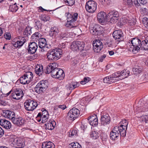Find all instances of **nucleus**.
<instances>
[{
  "label": "nucleus",
  "instance_id": "f257e3e1",
  "mask_svg": "<svg viewBox=\"0 0 148 148\" xmlns=\"http://www.w3.org/2000/svg\"><path fill=\"white\" fill-rule=\"evenodd\" d=\"M146 37L145 40L141 42L140 40L136 38H134L129 40L128 44L130 46V50L134 54H136L140 50V49L146 50H148V41L147 42Z\"/></svg>",
  "mask_w": 148,
  "mask_h": 148
},
{
  "label": "nucleus",
  "instance_id": "f03ea898",
  "mask_svg": "<svg viewBox=\"0 0 148 148\" xmlns=\"http://www.w3.org/2000/svg\"><path fill=\"white\" fill-rule=\"evenodd\" d=\"M130 74V71L124 70L121 72H118L115 73L111 75L104 78L103 82L107 84H111L116 82L119 80H122L128 77Z\"/></svg>",
  "mask_w": 148,
  "mask_h": 148
},
{
  "label": "nucleus",
  "instance_id": "7ed1b4c3",
  "mask_svg": "<svg viewBox=\"0 0 148 148\" xmlns=\"http://www.w3.org/2000/svg\"><path fill=\"white\" fill-rule=\"evenodd\" d=\"M56 64L55 63L49 64L47 69V73H51L52 77L54 78L62 79L65 76L64 72L62 69L57 68Z\"/></svg>",
  "mask_w": 148,
  "mask_h": 148
},
{
  "label": "nucleus",
  "instance_id": "20e7f679",
  "mask_svg": "<svg viewBox=\"0 0 148 148\" xmlns=\"http://www.w3.org/2000/svg\"><path fill=\"white\" fill-rule=\"evenodd\" d=\"M62 50L59 49H51L46 54L47 58L49 61H55L59 59L62 54Z\"/></svg>",
  "mask_w": 148,
  "mask_h": 148
},
{
  "label": "nucleus",
  "instance_id": "39448f33",
  "mask_svg": "<svg viewBox=\"0 0 148 148\" xmlns=\"http://www.w3.org/2000/svg\"><path fill=\"white\" fill-rule=\"evenodd\" d=\"M67 17V23L65 24L66 27L70 28L75 26L74 23L77 20L78 14L77 13H70L69 12L65 14Z\"/></svg>",
  "mask_w": 148,
  "mask_h": 148
},
{
  "label": "nucleus",
  "instance_id": "423d86ee",
  "mask_svg": "<svg viewBox=\"0 0 148 148\" xmlns=\"http://www.w3.org/2000/svg\"><path fill=\"white\" fill-rule=\"evenodd\" d=\"M48 83L47 80H42L36 85L35 88V91L40 93L45 91L47 87Z\"/></svg>",
  "mask_w": 148,
  "mask_h": 148
},
{
  "label": "nucleus",
  "instance_id": "0eeeda50",
  "mask_svg": "<svg viewBox=\"0 0 148 148\" xmlns=\"http://www.w3.org/2000/svg\"><path fill=\"white\" fill-rule=\"evenodd\" d=\"M79 110L77 108H74L69 111L67 118L69 120L73 121L79 116Z\"/></svg>",
  "mask_w": 148,
  "mask_h": 148
},
{
  "label": "nucleus",
  "instance_id": "6e6552de",
  "mask_svg": "<svg viewBox=\"0 0 148 148\" xmlns=\"http://www.w3.org/2000/svg\"><path fill=\"white\" fill-rule=\"evenodd\" d=\"M121 131L119 130L117 127H115L110 132V138L112 140H115L117 139L119 135L123 137L125 136H124L122 134Z\"/></svg>",
  "mask_w": 148,
  "mask_h": 148
},
{
  "label": "nucleus",
  "instance_id": "1a4fd4ad",
  "mask_svg": "<svg viewBox=\"0 0 148 148\" xmlns=\"http://www.w3.org/2000/svg\"><path fill=\"white\" fill-rule=\"evenodd\" d=\"M108 21L111 23H116L119 18V14L117 11H112L107 15Z\"/></svg>",
  "mask_w": 148,
  "mask_h": 148
},
{
  "label": "nucleus",
  "instance_id": "9d476101",
  "mask_svg": "<svg viewBox=\"0 0 148 148\" xmlns=\"http://www.w3.org/2000/svg\"><path fill=\"white\" fill-rule=\"evenodd\" d=\"M84 47V42L79 41H74L71 44L70 48L73 51H82L83 50Z\"/></svg>",
  "mask_w": 148,
  "mask_h": 148
},
{
  "label": "nucleus",
  "instance_id": "9b49d317",
  "mask_svg": "<svg viewBox=\"0 0 148 148\" xmlns=\"http://www.w3.org/2000/svg\"><path fill=\"white\" fill-rule=\"evenodd\" d=\"M97 3L93 1H89L86 2L85 8L89 13H93L97 9Z\"/></svg>",
  "mask_w": 148,
  "mask_h": 148
},
{
  "label": "nucleus",
  "instance_id": "f8f14e48",
  "mask_svg": "<svg viewBox=\"0 0 148 148\" xmlns=\"http://www.w3.org/2000/svg\"><path fill=\"white\" fill-rule=\"evenodd\" d=\"M25 109L28 111H33L38 106L36 102L30 99L27 100L24 103Z\"/></svg>",
  "mask_w": 148,
  "mask_h": 148
},
{
  "label": "nucleus",
  "instance_id": "ddd939ff",
  "mask_svg": "<svg viewBox=\"0 0 148 148\" xmlns=\"http://www.w3.org/2000/svg\"><path fill=\"white\" fill-rule=\"evenodd\" d=\"M14 40V41L12 43V45L15 47L18 48L23 46L26 41L25 38L19 36L16 38Z\"/></svg>",
  "mask_w": 148,
  "mask_h": 148
},
{
  "label": "nucleus",
  "instance_id": "4468645a",
  "mask_svg": "<svg viewBox=\"0 0 148 148\" xmlns=\"http://www.w3.org/2000/svg\"><path fill=\"white\" fill-rule=\"evenodd\" d=\"M12 143L14 147L17 148H23L25 145L24 139L21 137L15 138Z\"/></svg>",
  "mask_w": 148,
  "mask_h": 148
},
{
  "label": "nucleus",
  "instance_id": "2eb2a0df",
  "mask_svg": "<svg viewBox=\"0 0 148 148\" xmlns=\"http://www.w3.org/2000/svg\"><path fill=\"white\" fill-rule=\"evenodd\" d=\"M128 123L126 120H122L120 122L119 126H116L119 129V130L123 132L122 134L124 136H126V130L127 128Z\"/></svg>",
  "mask_w": 148,
  "mask_h": 148
},
{
  "label": "nucleus",
  "instance_id": "dca6fc26",
  "mask_svg": "<svg viewBox=\"0 0 148 148\" xmlns=\"http://www.w3.org/2000/svg\"><path fill=\"white\" fill-rule=\"evenodd\" d=\"M11 95L14 99L18 100L23 96V93L22 89L20 88H17L14 89Z\"/></svg>",
  "mask_w": 148,
  "mask_h": 148
},
{
  "label": "nucleus",
  "instance_id": "f3484780",
  "mask_svg": "<svg viewBox=\"0 0 148 148\" xmlns=\"http://www.w3.org/2000/svg\"><path fill=\"white\" fill-rule=\"evenodd\" d=\"M92 45L95 52L97 53L99 52L103 48V44L99 40H96L93 41Z\"/></svg>",
  "mask_w": 148,
  "mask_h": 148
},
{
  "label": "nucleus",
  "instance_id": "a211bd4d",
  "mask_svg": "<svg viewBox=\"0 0 148 148\" xmlns=\"http://www.w3.org/2000/svg\"><path fill=\"white\" fill-rule=\"evenodd\" d=\"M114 38L115 40H117V42H120L123 40V35L122 32L120 30H115L113 33Z\"/></svg>",
  "mask_w": 148,
  "mask_h": 148
},
{
  "label": "nucleus",
  "instance_id": "6ab92c4d",
  "mask_svg": "<svg viewBox=\"0 0 148 148\" xmlns=\"http://www.w3.org/2000/svg\"><path fill=\"white\" fill-rule=\"evenodd\" d=\"M28 47V52L32 54L36 52L38 48L37 44L34 42H30Z\"/></svg>",
  "mask_w": 148,
  "mask_h": 148
},
{
  "label": "nucleus",
  "instance_id": "aec40b11",
  "mask_svg": "<svg viewBox=\"0 0 148 148\" xmlns=\"http://www.w3.org/2000/svg\"><path fill=\"white\" fill-rule=\"evenodd\" d=\"M97 19L100 23H104L108 20L107 15L103 12H101L97 14Z\"/></svg>",
  "mask_w": 148,
  "mask_h": 148
},
{
  "label": "nucleus",
  "instance_id": "412c9836",
  "mask_svg": "<svg viewBox=\"0 0 148 148\" xmlns=\"http://www.w3.org/2000/svg\"><path fill=\"white\" fill-rule=\"evenodd\" d=\"M3 116L6 118H8L11 120H13L15 117L14 113L10 110H5L3 111Z\"/></svg>",
  "mask_w": 148,
  "mask_h": 148
},
{
  "label": "nucleus",
  "instance_id": "4be33fe9",
  "mask_svg": "<svg viewBox=\"0 0 148 148\" xmlns=\"http://www.w3.org/2000/svg\"><path fill=\"white\" fill-rule=\"evenodd\" d=\"M88 120L90 124L93 126H97L98 124V119L96 115L89 116Z\"/></svg>",
  "mask_w": 148,
  "mask_h": 148
},
{
  "label": "nucleus",
  "instance_id": "5701e85b",
  "mask_svg": "<svg viewBox=\"0 0 148 148\" xmlns=\"http://www.w3.org/2000/svg\"><path fill=\"white\" fill-rule=\"evenodd\" d=\"M0 125L6 129H9L11 127V124L9 121L5 119L0 120Z\"/></svg>",
  "mask_w": 148,
  "mask_h": 148
},
{
  "label": "nucleus",
  "instance_id": "b1692460",
  "mask_svg": "<svg viewBox=\"0 0 148 148\" xmlns=\"http://www.w3.org/2000/svg\"><path fill=\"white\" fill-rule=\"evenodd\" d=\"M14 124L18 126L22 125L25 124V120L21 117H19L17 118L15 117L12 122Z\"/></svg>",
  "mask_w": 148,
  "mask_h": 148
},
{
  "label": "nucleus",
  "instance_id": "393cba45",
  "mask_svg": "<svg viewBox=\"0 0 148 148\" xmlns=\"http://www.w3.org/2000/svg\"><path fill=\"white\" fill-rule=\"evenodd\" d=\"M101 124L103 125L109 124L110 122V117L108 114H105L101 117Z\"/></svg>",
  "mask_w": 148,
  "mask_h": 148
},
{
  "label": "nucleus",
  "instance_id": "a878e982",
  "mask_svg": "<svg viewBox=\"0 0 148 148\" xmlns=\"http://www.w3.org/2000/svg\"><path fill=\"white\" fill-rule=\"evenodd\" d=\"M59 32L58 28L56 27H51L49 31V34L50 36L55 38Z\"/></svg>",
  "mask_w": 148,
  "mask_h": 148
},
{
  "label": "nucleus",
  "instance_id": "bb28decb",
  "mask_svg": "<svg viewBox=\"0 0 148 148\" xmlns=\"http://www.w3.org/2000/svg\"><path fill=\"white\" fill-rule=\"evenodd\" d=\"M56 125L55 121H50L45 124L44 127L46 130H52L54 128Z\"/></svg>",
  "mask_w": 148,
  "mask_h": 148
},
{
  "label": "nucleus",
  "instance_id": "cd10ccee",
  "mask_svg": "<svg viewBox=\"0 0 148 148\" xmlns=\"http://www.w3.org/2000/svg\"><path fill=\"white\" fill-rule=\"evenodd\" d=\"M35 71L36 73L39 76L42 75L44 73L42 66L37 65L35 68Z\"/></svg>",
  "mask_w": 148,
  "mask_h": 148
},
{
  "label": "nucleus",
  "instance_id": "c85d7f7f",
  "mask_svg": "<svg viewBox=\"0 0 148 148\" xmlns=\"http://www.w3.org/2000/svg\"><path fill=\"white\" fill-rule=\"evenodd\" d=\"M55 147L53 143L50 141L45 142L42 144V148H55Z\"/></svg>",
  "mask_w": 148,
  "mask_h": 148
},
{
  "label": "nucleus",
  "instance_id": "c756f323",
  "mask_svg": "<svg viewBox=\"0 0 148 148\" xmlns=\"http://www.w3.org/2000/svg\"><path fill=\"white\" fill-rule=\"evenodd\" d=\"M38 45L40 48H44L47 45V42L45 39L44 38L40 39L39 40Z\"/></svg>",
  "mask_w": 148,
  "mask_h": 148
},
{
  "label": "nucleus",
  "instance_id": "7c9ffc66",
  "mask_svg": "<svg viewBox=\"0 0 148 148\" xmlns=\"http://www.w3.org/2000/svg\"><path fill=\"white\" fill-rule=\"evenodd\" d=\"M99 27L97 25H95L94 26L92 29L90 30V32L93 35L97 34L98 32L100 31Z\"/></svg>",
  "mask_w": 148,
  "mask_h": 148
},
{
  "label": "nucleus",
  "instance_id": "2f4dec72",
  "mask_svg": "<svg viewBox=\"0 0 148 148\" xmlns=\"http://www.w3.org/2000/svg\"><path fill=\"white\" fill-rule=\"evenodd\" d=\"M25 77L27 78V80L29 83L32 80L33 77V75L32 72H28L24 75Z\"/></svg>",
  "mask_w": 148,
  "mask_h": 148
},
{
  "label": "nucleus",
  "instance_id": "473e14b6",
  "mask_svg": "<svg viewBox=\"0 0 148 148\" xmlns=\"http://www.w3.org/2000/svg\"><path fill=\"white\" fill-rule=\"evenodd\" d=\"M79 84L76 82H72L69 85L68 88L69 90H72L79 86Z\"/></svg>",
  "mask_w": 148,
  "mask_h": 148
},
{
  "label": "nucleus",
  "instance_id": "72a5a7b5",
  "mask_svg": "<svg viewBox=\"0 0 148 148\" xmlns=\"http://www.w3.org/2000/svg\"><path fill=\"white\" fill-rule=\"evenodd\" d=\"M31 29V27L28 26L27 27L24 32V35L27 36L30 35L32 33Z\"/></svg>",
  "mask_w": 148,
  "mask_h": 148
},
{
  "label": "nucleus",
  "instance_id": "f704fd0d",
  "mask_svg": "<svg viewBox=\"0 0 148 148\" xmlns=\"http://www.w3.org/2000/svg\"><path fill=\"white\" fill-rule=\"evenodd\" d=\"M68 37L67 33L62 32L60 33L57 36V38L59 40H65Z\"/></svg>",
  "mask_w": 148,
  "mask_h": 148
},
{
  "label": "nucleus",
  "instance_id": "c9c22d12",
  "mask_svg": "<svg viewBox=\"0 0 148 148\" xmlns=\"http://www.w3.org/2000/svg\"><path fill=\"white\" fill-rule=\"evenodd\" d=\"M143 69L142 68L137 66L136 68H133L132 71L133 73L134 74H138L140 73L142 71Z\"/></svg>",
  "mask_w": 148,
  "mask_h": 148
},
{
  "label": "nucleus",
  "instance_id": "e433bc0d",
  "mask_svg": "<svg viewBox=\"0 0 148 148\" xmlns=\"http://www.w3.org/2000/svg\"><path fill=\"white\" fill-rule=\"evenodd\" d=\"M99 134L96 131H92L90 134V137L94 139L98 138L99 137Z\"/></svg>",
  "mask_w": 148,
  "mask_h": 148
},
{
  "label": "nucleus",
  "instance_id": "4c0bfd02",
  "mask_svg": "<svg viewBox=\"0 0 148 148\" xmlns=\"http://www.w3.org/2000/svg\"><path fill=\"white\" fill-rule=\"evenodd\" d=\"M145 107L144 106L143 107V106L142 107L141 106H138L135 110V112H136V114H137L140 112H141L142 111H146V108H147V107L146 106H145Z\"/></svg>",
  "mask_w": 148,
  "mask_h": 148
},
{
  "label": "nucleus",
  "instance_id": "58836bf2",
  "mask_svg": "<svg viewBox=\"0 0 148 148\" xmlns=\"http://www.w3.org/2000/svg\"><path fill=\"white\" fill-rule=\"evenodd\" d=\"M20 81L21 84H29L27 79V78L24 75L23 76L21 77L20 78Z\"/></svg>",
  "mask_w": 148,
  "mask_h": 148
},
{
  "label": "nucleus",
  "instance_id": "ea45409f",
  "mask_svg": "<svg viewBox=\"0 0 148 148\" xmlns=\"http://www.w3.org/2000/svg\"><path fill=\"white\" fill-rule=\"evenodd\" d=\"M71 148H81V146L79 143L76 142H73L70 144Z\"/></svg>",
  "mask_w": 148,
  "mask_h": 148
},
{
  "label": "nucleus",
  "instance_id": "a19ab883",
  "mask_svg": "<svg viewBox=\"0 0 148 148\" xmlns=\"http://www.w3.org/2000/svg\"><path fill=\"white\" fill-rule=\"evenodd\" d=\"M9 9L11 11L15 12L18 10V7L16 5V3H15L14 4L10 5Z\"/></svg>",
  "mask_w": 148,
  "mask_h": 148
},
{
  "label": "nucleus",
  "instance_id": "79ce46f5",
  "mask_svg": "<svg viewBox=\"0 0 148 148\" xmlns=\"http://www.w3.org/2000/svg\"><path fill=\"white\" fill-rule=\"evenodd\" d=\"M40 17L41 20L45 22L49 21L50 19L49 17L45 15H41Z\"/></svg>",
  "mask_w": 148,
  "mask_h": 148
},
{
  "label": "nucleus",
  "instance_id": "37998d69",
  "mask_svg": "<svg viewBox=\"0 0 148 148\" xmlns=\"http://www.w3.org/2000/svg\"><path fill=\"white\" fill-rule=\"evenodd\" d=\"M35 25V27L36 29H41L42 24L39 21L36 20Z\"/></svg>",
  "mask_w": 148,
  "mask_h": 148
},
{
  "label": "nucleus",
  "instance_id": "c03bdc74",
  "mask_svg": "<svg viewBox=\"0 0 148 148\" xmlns=\"http://www.w3.org/2000/svg\"><path fill=\"white\" fill-rule=\"evenodd\" d=\"M41 34L39 32H36L33 34L32 36V39H38L40 37Z\"/></svg>",
  "mask_w": 148,
  "mask_h": 148
},
{
  "label": "nucleus",
  "instance_id": "a18cd8bd",
  "mask_svg": "<svg viewBox=\"0 0 148 148\" xmlns=\"http://www.w3.org/2000/svg\"><path fill=\"white\" fill-rule=\"evenodd\" d=\"M78 63V62L77 59L73 58L71 59V65L73 67L76 66Z\"/></svg>",
  "mask_w": 148,
  "mask_h": 148
},
{
  "label": "nucleus",
  "instance_id": "49530a36",
  "mask_svg": "<svg viewBox=\"0 0 148 148\" xmlns=\"http://www.w3.org/2000/svg\"><path fill=\"white\" fill-rule=\"evenodd\" d=\"M101 138L103 144L105 143L107 141L108 136L106 134H102L101 136Z\"/></svg>",
  "mask_w": 148,
  "mask_h": 148
},
{
  "label": "nucleus",
  "instance_id": "de8ad7c7",
  "mask_svg": "<svg viewBox=\"0 0 148 148\" xmlns=\"http://www.w3.org/2000/svg\"><path fill=\"white\" fill-rule=\"evenodd\" d=\"M64 2L67 5L71 6L73 5L75 3V0H64Z\"/></svg>",
  "mask_w": 148,
  "mask_h": 148
},
{
  "label": "nucleus",
  "instance_id": "09e8293b",
  "mask_svg": "<svg viewBox=\"0 0 148 148\" xmlns=\"http://www.w3.org/2000/svg\"><path fill=\"white\" fill-rule=\"evenodd\" d=\"M142 22L145 27H148V18L144 17L143 19Z\"/></svg>",
  "mask_w": 148,
  "mask_h": 148
},
{
  "label": "nucleus",
  "instance_id": "8fccbe9b",
  "mask_svg": "<svg viewBox=\"0 0 148 148\" xmlns=\"http://www.w3.org/2000/svg\"><path fill=\"white\" fill-rule=\"evenodd\" d=\"M90 80V78L89 77H85L84 78V80L81 81V84L84 85L86 84V83L88 82Z\"/></svg>",
  "mask_w": 148,
  "mask_h": 148
},
{
  "label": "nucleus",
  "instance_id": "3c124183",
  "mask_svg": "<svg viewBox=\"0 0 148 148\" xmlns=\"http://www.w3.org/2000/svg\"><path fill=\"white\" fill-rule=\"evenodd\" d=\"M77 131L75 130H73L71 131V133L69 134V136L70 137H72L73 136H76L77 135Z\"/></svg>",
  "mask_w": 148,
  "mask_h": 148
},
{
  "label": "nucleus",
  "instance_id": "603ef678",
  "mask_svg": "<svg viewBox=\"0 0 148 148\" xmlns=\"http://www.w3.org/2000/svg\"><path fill=\"white\" fill-rule=\"evenodd\" d=\"M42 114L41 113V112L39 113L38 114L37 116L36 117V120L38 122L40 121L42 119Z\"/></svg>",
  "mask_w": 148,
  "mask_h": 148
},
{
  "label": "nucleus",
  "instance_id": "864d4df0",
  "mask_svg": "<svg viewBox=\"0 0 148 148\" xmlns=\"http://www.w3.org/2000/svg\"><path fill=\"white\" fill-rule=\"evenodd\" d=\"M141 119L143 121H144L145 123H147L148 121V115H145L141 116Z\"/></svg>",
  "mask_w": 148,
  "mask_h": 148
},
{
  "label": "nucleus",
  "instance_id": "5fc2aeb1",
  "mask_svg": "<svg viewBox=\"0 0 148 148\" xmlns=\"http://www.w3.org/2000/svg\"><path fill=\"white\" fill-rule=\"evenodd\" d=\"M132 4L133 3L136 6H138L139 5V3L138 0H131Z\"/></svg>",
  "mask_w": 148,
  "mask_h": 148
},
{
  "label": "nucleus",
  "instance_id": "6e6d98bb",
  "mask_svg": "<svg viewBox=\"0 0 148 148\" xmlns=\"http://www.w3.org/2000/svg\"><path fill=\"white\" fill-rule=\"evenodd\" d=\"M42 123H44L47 121L49 116H42Z\"/></svg>",
  "mask_w": 148,
  "mask_h": 148
},
{
  "label": "nucleus",
  "instance_id": "4d7b16f0",
  "mask_svg": "<svg viewBox=\"0 0 148 148\" xmlns=\"http://www.w3.org/2000/svg\"><path fill=\"white\" fill-rule=\"evenodd\" d=\"M42 114V116H49V114L48 112L46 110H44L42 111V112L41 113Z\"/></svg>",
  "mask_w": 148,
  "mask_h": 148
},
{
  "label": "nucleus",
  "instance_id": "13d9d810",
  "mask_svg": "<svg viewBox=\"0 0 148 148\" xmlns=\"http://www.w3.org/2000/svg\"><path fill=\"white\" fill-rule=\"evenodd\" d=\"M123 2L125 4H127L129 5H132L131 0H123Z\"/></svg>",
  "mask_w": 148,
  "mask_h": 148
},
{
  "label": "nucleus",
  "instance_id": "bf43d9fd",
  "mask_svg": "<svg viewBox=\"0 0 148 148\" xmlns=\"http://www.w3.org/2000/svg\"><path fill=\"white\" fill-rule=\"evenodd\" d=\"M4 38L7 40H9L11 38V36L9 33H5L4 35Z\"/></svg>",
  "mask_w": 148,
  "mask_h": 148
},
{
  "label": "nucleus",
  "instance_id": "052dcab7",
  "mask_svg": "<svg viewBox=\"0 0 148 148\" xmlns=\"http://www.w3.org/2000/svg\"><path fill=\"white\" fill-rule=\"evenodd\" d=\"M100 1H101V4L104 5L108 4L110 2L109 0H100Z\"/></svg>",
  "mask_w": 148,
  "mask_h": 148
},
{
  "label": "nucleus",
  "instance_id": "680f3d73",
  "mask_svg": "<svg viewBox=\"0 0 148 148\" xmlns=\"http://www.w3.org/2000/svg\"><path fill=\"white\" fill-rule=\"evenodd\" d=\"M138 1L139 3V5L140 4L144 5L147 3V0H138Z\"/></svg>",
  "mask_w": 148,
  "mask_h": 148
},
{
  "label": "nucleus",
  "instance_id": "e2e57ef3",
  "mask_svg": "<svg viewBox=\"0 0 148 148\" xmlns=\"http://www.w3.org/2000/svg\"><path fill=\"white\" fill-rule=\"evenodd\" d=\"M59 108H60L62 110H64L66 108V105H59L58 106Z\"/></svg>",
  "mask_w": 148,
  "mask_h": 148
},
{
  "label": "nucleus",
  "instance_id": "0e129e2a",
  "mask_svg": "<svg viewBox=\"0 0 148 148\" xmlns=\"http://www.w3.org/2000/svg\"><path fill=\"white\" fill-rule=\"evenodd\" d=\"M106 57L105 55H103L100 57L99 58V60L101 62H102L103 60Z\"/></svg>",
  "mask_w": 148,
  "mask_h": 148
},
{
  "label": "nucleus",
  "instance_id": "69168bd1",
  "mask_svg": "<svg viewBox=\"0 0 148 148\" xmlns=\"http://www.w3.org/2000/svg\"><path fill=\"white\" fill-rule=\"evenodd\" d=\"M4 134V131L0 127V138Z\"/></svg>",
  "mask_w": 148,
  "mask_h": 148
},
{
  "label": "nucleus",
  "instance_id": "338daca9",
  "mask_svg": "<svg viewBox=\"0 0 148 148\" xmlns=\"http://www.w3.org/2000/svg\"><path fill=\"white\" fill-rule=\"evenodd\" d=\"M145 80H147V81H148V73H146L145 75Z\"/></svg>",
  "mask_w": 148,
  "mask_h": 148
},
{
  "label": "nucleus",
  "instance_id": "774afa93",
  "mask_svg": "<svg viewBox=\"0 0 148 148\" xmlns=\"http://www.w3.org/2000/svg\"><path fill=\"white\" fill-rule=\"evenodd\" d=\"M108 52L110 56H112L114 54V52L112 51H109Z\"/></svg>",
  "mask_w": 148,
  "mask_h": 148
}]
</instances>
